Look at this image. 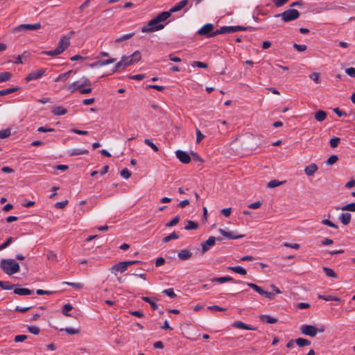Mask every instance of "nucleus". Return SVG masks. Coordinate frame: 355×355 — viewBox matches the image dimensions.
I'll return each instance as SVG.
<instances>
[{"instance_id":"ddd939ff","label":"nucleus","mask_w":355,"mask_h":355,"mask_svg":"<svg viewBox=\"0 0 355 355\" xmlns=\"http://www.w3.org/2000/svg\"><path fill=\"white\" fill-rule=\"evenodd\" d=\"M218 232L227 239H237L244 237L243 234H234L232 232H227L223 229H219Z\"/></svg>"},{"instance_id":"6ab92c4d","label":"nucleus","mask_w":355,"mask_h":355,"mask_svg":"<svg viewBox=\"0 0 355 355\" xmlns=\"http://www.w3.org/2000/svg\"><path fill=\"white\" fill-rule=\"evenodd\" d=\"M318 166L315 164L313 163L309 166L305 167L304 172L308 176H312L318 171Z\"/></svg>"},{"instance_id":"bf43d9fd","label":"nucleus","mask_w":355,"mask_h":355,"mask_svg":"<svg viewBox=\"0 0 355 355\" xmlns=\"http://www.w3.org/2000/svg\"><path fill=\"white\" fill-rule=\"evenodd\" d=\"M207 309H209L210 311H225L227 310V309L222 308L218 305L209 306L207 307Z\"/></svg>"},{"instance_id":"423d86ee","label":"nucleus","mask_w":355,"mask_h":355,"mask_svg":"<svg viewBox=\"0 0 355 355\" xmlns=\"http://www.w3.org/2000/svg\"><path fill=\"white\" fill-rule=\"evenodd\" d=\"M300 331L304 335L314 337L317 334L318 329L313 325L303 324L300 327Z\"/></svg>"},{"instance_id":"c03bdc74","label":"nucleus","mask_w":355,"mask_h":355,"mask_svg":"<svg viewBox=\"0 0 355 355\" xmlns=\"http://www.w3.org/2000/svg\"><path fill=\"white\" fill-rule=\"evenodd\" d=\"M178 237H179L178 235L174 232L171 233V234H169L168 236H165L163 239V242L164 243H168V242H169L172 239H178Z\"/></svg>"},{"instance_id":"6e6552de","label":"nucleus","mask_w":355,"mask_h":355,"mask_svg":"<svg viewBox=\"0 0 355 355\" xmlns=\"http://www.w3.org/2000/svg\"><path fill=\"white\" fill-rule=\"evenodd\" d=\"M70 45V36H63L59 41L57 48L62 53Z\"/></svg>"},{"instance_id":"a878e982","label":"nucleus","mask_w":355,"mask_h":355,"mask_svg":"<svg viewBox=\"0 0 355 355\" xmlns=\"http://www.w3.org/2000/svg\"><path fill=\"white\" fill-rule=\"evenodd\" d=\"M228 270L242 275H245L247 274L246 270L241 266H230L228 268Z\"/></svg>"},{"instance_id":"0e129e2a","label":"nucleus","mask_w":355,"mask_h":355,"mask_svg":"<svg viewBox=\"0 0 355 355\" xmlns=\"http://www.w3.org/2000/svg\"><path fill=\"white\" fill-rule=\"evenodd\" d=\"M27 338H28V336L26 335H24V334L17 335V336H15L14 340L16 343L23 342L26 339H27Z\"/></svg>"},{"instance_id":"39448f33","label":"nucleus","mask_w":355,"mask_h":355,"mask_svg":"<svg viewBox=\"0 0 355 355\" xmlns=\"http://www.w3.org/2000/svg\"><path fill=\"white\" fill-rule=\"evenodd\" d=\"M246 284L250 288H252L254 291L257 292L259 295H265L267 298L270 300L275 299V294L274 293L266 291L262 288L253 283L247 282Z\"/></svg>"},{"instance_id":"20e7f679","label":"nucleus","mask_w":355,"mask_h":355,"mask_svg":"<svg viewBox=\"0 0 355 355\" xmlns=\"http://www.w3.org/2000/svg\"><path fill=\"white\" fill-rule=\"evenodd\" d=\"M139 261H121L118 263H116L112 266V272L114 271L119 272H124L127 270L128 268L133 264H135L137 263H139Z\"/></svg>"},{"instance_id":"e2e57ef3","label":"nucleus","mask_w":355,"mask_h":355,"mask_svg":"<svg viewBox=\"0 0 355 355\" xmlns=\"http://www.w3.org/2000/svg\"><path fill=\"white\" fill-rule=\"evenodd\" d=\"M309 78L311 79H312L315 83H320V73H316V72L312 73L309 76Z\"/></svg>"},{"instance_id":"bb28decb","label":"nucleus","mask_w":355,"mask_h":355,"mask_svg":"<svg viewBox=\"0 0 355 355\" xmlns=\"http://www.w3.org/2000/svg\"><path fill=\"white\" fill-rule=\"evenodd\" d=\"M335 209L336 210L340 209V208L338 207H336ZM340 209L343 211H349L355 212V202H351L349 204H347V205L343 206V207H341Z\"/></svg>"},{"instance_id":"052dcab7","label":"nucleus","mask_w":355,"mask_h":355,"mask_svg":"<svg viewBox=\"0 0 355 355\" xmlns=\"http://www.w3.org/2000/svg\"><path fill=\"white\" fill-rule=\"evenodd\" d=\"M293 47L298 51L299 52H302L306 50L307 47L304 44H297L296 43L293 44Z\"/></svg>"},{"instance_id":"b1692460","label":"nucleus","mask_w":355,"mask_h":355,"mask_svg":"<svg viewBox=\"0 0 355 355\" xmlns=\"http://www.w3.org/2000/svg\"><path fill=\"white\" fill-rule=\"evenodd\" d=\"M12 77L11 72L5 71L0 73V83L8 81Z\"/></svg>"},{"instance_id":"9d476101","label":"nucleus","mask_w":355,"mask_h":355,"mask_svg":"<svg viewBox=\"0 0 355 355\" xmlns=\"http://www.w3.org/2000/svg\"><path fill=\"white\" fill-rule=\"evenodd\" d=\"M46 70L44 69H41L37 71H33L28 74L26 77V82L31 81L33 80H36L42 76V75L45 73Z\"/></svg>"},{"instance_id":"79ce46f5","label":"nucleus","mask_w":355,"mask_h":355,"mask_svg":"<svg viewBox=\"0 0 355 355\" xmlns=\"http://www.w3.org/2000/svg\"><path fill=\"white\" fill-rule=\"evenodd\" d=\"M60 331H64L67 334L70 335L78 334L80 333V329L73 328L61 329Z\"/></svg>"},{"instance_id":"1a4fd4ad","label":"nucleus","mask_w":355,"mask_h":355,"mask_svg":"<svg viewBox=\"0 0 355 355\" xmlns=\"http://www.w3.org/2000/svg\"><path fill=\"white\" fill-rule=\"evenodd\" d=\"M215 242L216 237L214 236H210L206 241L202 242L201 243V253L203 254L207 252L209 250V248L215 244Z\"/></svg>"},{"instance_id":"8fccbe9b","label":"nucleus","mask_w":355,"mask_h":355,"mask_svg":"<svg viewBox=\"0 0 355 355\" xmlns=\"http://www.w3.org/2000/svg\"><path fill=\"white\" fill-rule=\"evenodd\" d=\"M340 138L339 137H333L329 141V144L331 148H336L340 143Z\"/></svg>"},{"instance_id":"cd10ccee","label":"nucleus","mask_w":355,"mask_h":355,"mask_svg":"<svg viewBox=\"0 0 355 355\" xmlns=\"http://www.w3.org/2000/svg\"><path fill=\"white\" fill-rule=\"evenodd\" d=\"M295 343L300 347L311 345V341L303 338H298L296 340H295Z\"/></svg>"},{"instance_id":"393cba45","label":"nucleus","mask_w":355,"mask_h":355,"mask_svg":"<svg viewBox=\"0 0 355 355\" xmlns=\"http://www.w3.org/2000/svg\"><path fill=\"white\" fill-rule=\"evenodd\" d=\"M327 118V113L323 110H319L315 113V119L319 122L324 121Z\"/></svg>"},{"instance_id":"c85d7f7f","label":"nucleus","mask_w":355,"mask_h":355,"mask_svg":"<svg viewBox=\"0 0 355 355\" xmlns=\"http://www.w3.org/2000/svg\"><path fill=\"white\" fill-rule=\"evenodd\" d=\"M73 72L72 70H70V71H68L66 73H61L60 74L57 78L55 80V82H58V81H65L67 80L69 77L70 76V74Z\"/></svg>"},{"instance_id":"3c124183","label":"nucleus","mask_w":355,"mask_h":355,"mask_svg":"<svg viewBox=\"0 0 355 355\" xmlns=\"http://www.w3.org/2000/svg\"><path fill=\"white\" fill-rule=\"evenodd\" d=\"M180 219V216H176L170 222L167 223L166 224V227H173L174 225H176L179 223Z\"/></svg>"},{"instance_id":"7ed1b4c3","label":"nucleus","mask_w":355,"mask_h":355,"mask_svg":"<svg viewBox=\"0 0 355 355\" xmlns=\"http://www.w3.org/2000/svg\"><path fill=\"white\" fill-rule=\"evenodd\" d=\"M300 12L295 9H289L280 14L275 15L276 17H281L284 22H288L297 19L300 17Z\"/></svg>"},{"instance_id":"37998d69","label":"nucleus","mask_w":355,"mask_h":355,"mask_svg":"<svg viewBox=\"0 0 355 355\" xmlns=\"http://www.w3.org/2000/svg\"><path fill=\"white\" fill-rule=\"evenodd\" d=\"M144 143L150 146L155 152H158L159 151V148L158 147L149 139H146L144 140Z\"/></svg>"},{"instance_id":"09e8293b","label":"nucleus","mask_w":355,"mask_h":355,"mask_svg":"<svg viewBox=\"0 0 355 355\" xmlns=\"http://www.w3.org/2000/svg\"><path fill=\"white\" fill-rule=\"evenodd\" d=\"M72 309L73 306L70 304H66L63 306L62 313L66 316H69L70 314H69L68 312L72 310Z\"/></svg>"},{"instance_id":"603ef678","label":"nucleus","mask_w":355,"mask_h":355,"mask_svg":"<svg viewBox=\"0 0 355 355\" xmlns=\"http://www.w3.org/2000/svg\"><path fill=\"white\" fill-rule=\"evenodd\" d=\"M10 130L9 128L2 130L0 131V138L5 139L8 137L10 135Z\"/></svg>"},{"instance_id":"a211bd4d","label":"nucleus","mask_w":355,"mask_h":355,"mask_svg":"<svg viewBox=\"0 0 355 355\" xmlns=\"http://www.w3.org/2000/svg\"><path fill=\"white\" fill-rule=\"evenodd\" d=\"M33 291L28 288H18L15 286L14 288V293L19 295H31Z\"/></svg>"},{"instance_id":"c756f323","label":"nucleus","mask_w":355,"mask_h":355,"mask_svg":"<svg viewBox=\"0 0 355 355\" xmlns=\"http://www.w3.org/2000/svg\"><path fill=\"white\" fill-rule=\"evenodd\" d=\"M19 88L18 87H15L0 90V96L14 93L19 91Z\"/></svg>"},{"instance_id":"2eb2a0df","label":"nucleus","mask_w":355,"mask_h":355,"mask_svg":"<svg viewBox=\"0 0 355 355\" xmlns=\"http://www.w3.org/2000/svg\"><path fill=\"white\" fill-rule=\"evenodd\" d=\"M189 3L188 0H182L180 2H178L177 4H175L174 6H173L169 11H166V12H170V15L173 12H178L180 10H182L183 8H184Z\"/></svg>"},{"instance_id":"f8f14e48","label":"nucleus","mask_w":355,"mask_h":355,"mask_svg":"<svg viewBox=\"0 0 355 355\" xmlns=\"http://www.w3.org/2000/svg\"><path fill=\"white\" fill-rule=\"evenodd\" d=\"M40 28H41V24L40 23H36L35 24H21L15 28V31H26L37 30Z\"/></svg>"},{"instance_id":"de8ad7c7","label":"nucleus","mask_w":355,"mask_h":355,"mask_svg":"<svg viewBox=\"0 0 355 355\" xmlns=\"http://www.w3.org/2000/svg\"><path fill=\"white\" fill-rule=\"evenodd\" d=\"M282 184H283V182H280V181H279L277 180H273L270 181L268 183V187L272 189V188H275V187H277L278 186H280Z\"/></svg>"},{"instance_id":"ea45409f","label":"nucleus","mask_w":355,"mask_h":355,"mask_svg":"<svg viewBox=\"0 0 355 355\" xmlns=\"http://www.w3.org/2000/svg\"><path fill=\"white\" fill-rule=\"evenodd\" d=\"M81 83L80 84V89L85 87L92 86L91 81L87 77H83L80 80Z\"/></svg>"},{"instance_id":"a19ab883","label":"nucleus","mask_w":355,"mask_h":355,"mask_svg":"<svg viewBox=\"0 0 355 355\" xmlns=\"http://www.w3.org/2000/svg\"><path fill=\"white\" fill-rule=\"evenodd\" d=\"M89 151L87 150H80V149H74L71 153H69L70 156H75L79 155H85L88 154Z\"/></svg>"},{"instance_id":"f704fd0d","label":"nucleus","mask_w":355,"mask_h":355,"mask_svg":"<svg viewBox=\"0 0 355 355\" xmlns=\"http://www.w3.org/2000/svg\"><path fill=\"white\" fill-rule=\"evenodd\" d=\"M323 270L325 272L326 275L329 277L337 278V274L331 269L328 267H324Z\"/></svg>"},{"instance_id":"6e6d98bb","label":"nucleus","mask_w":355,"mask_h":355,"mask_svg":"<svg viewBox=\"0 0 355 355\" xmlns=\"http://www.w3.org/2000/svg\"><path fill=\"white\" fill-rule=\"evenodd\" d=\"M163 293L171 298H175L176 297V294L174 293L173 288L165 289L163 291Z\"/></svg>"},{"instance_id":"473e14b6","label":"nucleus","mask_w":355,"mask_h":355,"mask_svg":"<svg viewBox=\"0 0 355 355\" xmlns=\"http://www.w3.org/2000/svg\"><path fill=\"white\" fill-rule=\"evenodd\" d=\"M121 60H122V62H123V67H128V66L134 64V62L132 61V58H131L130 55V56L123 55V56H122Z\"/></svg>"},{"instance_id":"0eeeda50","label":"nucleus","mask_w":355,"mask_h":355,"mask_svg":"<svg viewBox=\"0 0 355 355\" xmlns=\"http://www.w3.org/2000/svg\"><path fill=\"white\" fill-rule=\"evenodd\" d=\"M214 29V26L212 24H206L200 29L198 30V33L200 35H204L207 37H211V33Z\"/></svg>"},{"instance_id":"f257e3e1","label":"nucleus","mask_w":355,"mask_h":355,"mask_svg":"<svg viewBox=\"0 0 355 355\" xmlns=\"http://www.w3.org/2000/svg\"><path fill=\"white\" fill-rule=\"evenodd\" d=\"M170 17V12L166 11L160 12L155 18L150 20L146 25L141 28L143 33H153L162 30L164 27V24H162V21L166 20Z\"/></svg>"},{"instance_id":"9b49d317","label":"nucleus","mask_w":355,"mask_h":355,"mask_svg":"<svg viewBox=\"0 0 355 355\" xmlns=\"http://www.w3.org/2000/svg\"><path fill=\"white\" fill-rule=\"evenodd\" d=\"M176 157L183 164H189L191 161L190 155L184 151L178 150L175 152Z\"/></svg>"},{"instance_id":"412c9836","label":"nucleus","mask_w":355,"mask_h":355,"mask_svg":"<svg viewBox=\"0 0 355 355\" xmlns=\"http://www.w3.org/2000/svg\"><path fill=\"white\" fill-rule=\"evenodd\" d=\"M259 320L263 322H266L269 324H274L277 322V319L271 317L268 315H261L259 316Z\"/></svg>"},{"instance_id":"c9c22d12","label":"nucleus","mask_w":355,"mask_h":355,"mask_svg":"<svg viewBox=\"0 0 355 355\" xmlns=\"http://www.w3.org/2000/svg\"><path fill=\"white\" fill-rule=\"evenodd\" d=\"M142 300H144L145 302H148L149 303V304L150 305L151 308L153 309V310H157L158 309V305L152 300V299L150 297H141Z\"/></svg>"},{"instance_id":"72a5a7b5","label":"nucleus","mask_w":355,"mask_h":355,"mask_svg":"<svg viewBox=\"0 0 355 355\" xmlns=\"http://www.w3.org/2000/svg\"><path fill=\"white\" fill-rule=\"evenodd\" d=\"M79 89H80L79 82H74L67 86V89L70 91L71 93H73L76 90H79Z\"/></svg>"},{"instance_id":"774afa93","label":"nucleus","mask_w":355,"mask_h":355,"mask_svg":"<svg viewBox=\"0 0 355 355\" xmlns=\"http://www.w3.org/2000/svg\"><path fill=\"white\" fill-rule=\"evenodd\" d=\"M345 73L350 77L355 78V68L349 67L345 69Z\"/></svg>"},{"instance_id":"864d4df0","label":"nucleus","mask_w":355,"mask_h":355,"mask_svg":"<svg viewBox=\"0 0 355 355\" xmlns=\"http://www.w3.org/2000/svg\"><path fill=\"white\" fill-rule=\"evenodd\" d=\"M120 175L123 178L128 179L131 176V173L130 172V171L127 168H123V169H122L121 171Z\"/></svg>"},{"instance_id":"5fc2aeb1","label":"nucleus","mask_w":355,"mask_h":355,"mask_svg":"<svg viewBox=\"0 0 355 355\" xmlns=\"http://www.w3.org/2000/svg\"><path fill=\"white\" fill-rule=\"evenodd\" d=\"M13 241V239L12 237H8L6 241L0 245V251L6 248L9 245L11 244V243Z\"/></svg>"},{"instance_id":"aec40b11","label":"nucleus","mask_w":355,"mask_h":355,"mask_svg":"<svg viewBox=\"0 0 355 355\" xmlns=\"http://www.w3.org/2000/svg\"><path fill=\"white\" fill-rule=\"evenodd\" d=\"M192 256V253L189 250H182L178 253V257L181 260H187Z\"/></svg>"},{"instance_id":"4d7b16f0","label":"nucleus","mask_w":355,"mask_h":355,"mask_svg":"<svg viewBox=\"0 0 355 355\" xmlns=\"http://www.w3.org/2000/svg\"><path fill=\"white\" fill-rule=\"evenodd\" d=\"M192 66L193 67H200V68H204V69H206V68L208 67L207 64H206L205 62H200V61H194L192 63Z\"/></svg>"},{"instance_id":"7c9ffc66","label":"nucleus","mask_w":355,"mask_h":355,"mask_svg":"<svg viewBox=\"0 0 355 355\" xmlns=\"http://www.w3.org/2000/svg\"><path fill=\"white\" fill-rule=\"evenodd\" d=\"M135 35V33H130L128 34H125L121 37H119L115 40V43H121L123 41L128 40L130 38H132Z\"/></svg>"},{"instance_id":"f03ea898","label":"nucleus","mask_w":355,"mask_h":355,"mask_svg":"<svg viewBox=\"0 0 355 355\" xmlns=\"http://www.w3.org/2000/svg\"><path fill=\"white\" fill-rule=\"evenodd\" d=\"M1 270L7 275H12L19 272V264L12 259H3L0 261Z\"/></svg>"},{"instance_id":"4468645a","label":"nucleus","mask_w":355,"mask_h":355,"mask_svg":"<svg viewBox=\"0 0 355 355\" xmlns=\"http://www.w3.org/2000/svg\"><path fill=\"white\" fill-rule=\"evenodd\" d=\"M232 326L234 328L243 329H246V330L255 331L257 329V327L246 324L244 322H243L242 321H239V320L234 322L232 323Z\"/></svg>"},{"instance_id":"5701e85b","label":"nucleus","mask_w":355,"mask_h":355,"mask_svg":"<svg viewBox=\"0 0 355 355\" xmlns=\"http://www.w3.org/2000/svg\"><path fill=\"white\" fill-rule=\"evenodd\" d=\"M19 284H12L10 282L0 281V287L3 290H11L15 286H19Z\"/></svg>"},{"instance_id":"4be33fe9","label":"nucleus","mask_w":355,"mask_h":355,"mask_svg":"<svg viewBox=\"0 0 355 355\" xmlns=\"http://www.w3.org/2000/svg\"><path fill=\"white\" fill-rule=\"evenodd\" d=\"M352 216L349 213H343L339 217L340 222L344 225H348L351 221Z\"/></svg>"},{"instance_id":"a18cd8bd","label":"nucleus","mask_w":355,"mask_h":355,"mask_svg":"<svg viewBox=\"0 0 355 355\" xmlns=\"http://www.w3.org/2000/svg\"><path fill=\"white\" fill-rule=\"evenodd\" d=\"M130 56L134 63L140 61L141 59V53L139 51H135Z\"/></svg>"},{"instance_id":"338daca9","label":"nucleus","mask_w":355,"mask_h":355,"mask_svg":"<svg viewBox=\"0 0 355 355\" xmlns=\"http://www.w3.org/2000/svg\"><path fill=\"white\" fill-rule=\"evenodd\" d=\"M204 135L200 132L199 129H196V143L199 144L204 139Z\"/></svg>"},{"instance_id":"69168bd1","label":"nucleus","mask_w":355,"mask_h":355,"mask_svg":"<svg viewBox=\"0 0 355 355\" xmlns=\"http://www.w3.org/2000/svg\"><path fill=\"white\" fill-rule=\"evenodd\" d=\"M68 202L67 200L56 202L55 204V207L58 209H63L67 205Z\"/></svg>"},{"instance_id":"f3484780","label":"nucleus","mask_w":355,"mask_h":355,"mask_svg":"<svg viewBox=\"0 0 355 355\" xmlns=\"http://www.w3.org/2000/svg\"><path fill=\"white\" fill-rule=\"evenodd\" d=\"M51 112L55 116H62L67 113V110L62 106H55L52 107Z\"/></svg>"},{"instance_id":"2f4dec72","label":"nucleus","mask_w":355,"mask_h":355,"mask_svg":"<svg viewBox=\"0 0 355 355\" xmlns=\"http://www.w3.org/2000/svg\"><path fill=\"white\" fill-rule=\"evenodd\" d=\"M318 298L321 299V300H324L325 301H336V302L340 301V298H338L337 297H334L333 295H318Z\"/></svg>"},{"instance_id":"58836bf2","label":"nucleus","mask_w":355,"mask_h":355,"mask_svg":"<svg viewBox=\"0 0 355 355\" xmlns=\"http://www.w3.org/2000/svg\"><path fill=\"white\" fill-rule=\"evenodd\" d=\"M198 227V224L192 220H188L187 224L185 226L184 229L187 230H196Z\"/></svg>"},{"instance_id":"4c0bfd02","label":"nucleus","mask_w":355,"mask_h":355,"mask_svg":"<svg viewBox=\"0 0 355 355\" xmlns=\"http://www.w3.org/2000/svg\"><path fill=\"white\" fill-rule=\"evenodd\" d=\"M42 54L46 55L49 56H55L61 54L62 53L58 50L56 47L54 50L52 51H44L42 52Z\"/></svg>"},{"instance_id":"dca6fc26","label":"nucleus","mask_w":355,"mask_h":355,"mask_svg":"<svg viewBox=\"0 0 355 355\" xmlns=\"http://www.w3.org/2000/svg\"><path fill=\"white\" fill-rule=\"evenodd\" d=\"M211 282H217L220 284L225 283V282H235L234 279L229 276L227 277H214L211 279Z\"/></svg>"},{"instance_id":"13d9d810","label":"nucleus","mask_w":355,"mask_h":355,"mask_svg":"<svg viewBox=\"0 0 355 355\" xmlns=\"http://www.w3.org/2000/svg\"><path fill=\"white\" fill-rule=\"evenodd\" d=\"M322 223L335 229H337L338 227L337 225L334 224L329 219H323L322 220Z\"/></svg>"},{"instance_id":"e433bc0d","label":"nucleus","mask_w":355,"mask_h":355,"mask_svg":"<svg viewBox=\"0 0 355 355\" xmlns=\"http://www.w3.org/2000/svg\"><path fill=\"white\" fill-rule=\"evenodd\" d=\"M46 257L48 260L53 261V262H58V256L55 252L50 250L46 254Z\"/></svg>"},{"instance_id":"680f3d73","label":"nucleus","mask_w":355,"mask_h":355,"mask_svg":"<svg viewBox=\"0 0 355 355\" xmlns=\"http://www.w3.org/2000/svg\"><path fill=\"white\" fill-rule=\"evenodd\" d=\"M28 330L34 335H37L40 333V328L36 326H28Z\"/></svg>"},{"instance_id":"49530a36","label":"nucleus","mask_w":355,"mask_h":355,"mask_svg":"<svg viewBox=\"0 0 355 355\" xmlns=\"http://www.w3.org/2000/svg\"><path fill=\"white\" fill-rule=\"evenodd\" d=\"M338 160V157L336 155H331L327 160L326 163L327 165H333Z\"/></svg>"}]
</instances>
